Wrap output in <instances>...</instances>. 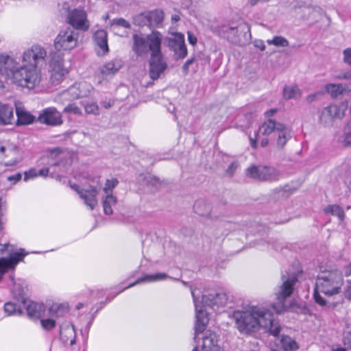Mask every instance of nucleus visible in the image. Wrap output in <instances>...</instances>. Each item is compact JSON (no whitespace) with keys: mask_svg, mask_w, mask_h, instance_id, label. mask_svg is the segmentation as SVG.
<instances>
[{"mask_svg":"<svg viewBox=\"0 0 351 351\" xmlns=\"http://www.w3.org/2000/svg\"><path fill=\"white\" fill-rule=\"evenodd\" d=\"M46 56V51L40 46L24 51L21 62L20 58L1 54L0 75L22 88L33 89L40 82L38 66L45 63Z\"/></svg>","mask_w":351,"mask_h":351,"instance_id":"obj_1","label":"nucleus"},{"mask_svg":"<svg viewBox=\"0 0 351 351\" xmlns=\"http://www.w3.org/2000/svg\"><path fill=\"white\" fill-rule=\"evenodd\" d=\"M162 35L158 31L146 36L134 34L132 35V50L137 57H143L150 52L148 60L149 76L156 80L164 75L168 64L161 51Z\"/></svg>","mask_w":351,"mask_h":351,"instance_id":"obj_2","label":"nucleus"},{"mask_svg":"<svg viewBox=\"0 0 351 351\" xmlns=\"http://www.w3.org/2000/svg\"><path fill=\"white\" fill-rule=\"evenodd\" d=\"M233 317L240 332L251 334L261 328L267 329L274 337L279 335L281 327L269 309L263 305H248L242 311H236Z\"/></svg>","mask_w":351,"mask_h":351,"instance_id":"obj_3","label":"nucleus"},{"mask_svg":"<svg viewBox=\"0 0 351 351\" xmlns=\"http://www.w3.org/2000/svg\"><path fill=\"white\" fill-rule=\"evenodd\" d=\"M191 292L195 308L196 322L194 337L195 339L198 334L204 331L208 323V315L204 308L208 306L217 310L226 304L228 297L227 293L222 290L207 289L201 292L196 288L191 287Z\"/></svg>","mask_w":351,"mask_h":351,"instance_id":"obj_4","label":"nucleus"},{"mask_svg":"<svg viewBox=\"0 0 351 351\" xmlns=\"http://www.w3.org/2000/svg\"><path fill=\"white\" fill-rule=\"evenodd\" d=\"M343 284L342 274L337 269L321 271L315 282V288L326 296H333L341 292Z\"/></svg>","mask_w":351,"mask_h":351,"instance_id":"obj_5","label":"nucleus"},{"mask_svg":"<svg viewBox=\"0 0 351 351\" xmlns=\"http://www.w3.org/2000/svg\"><path fill=\"white\" fill-rule=\"evenodd\" d=\"M281 279L282 283L279 288L278 292L276 294L278 302L272 304L273 309L278 314L285 311V300L291 295L294 289V285L298 282V278L294 274H289L287 272L282 274Z\"/></svg>","mask_w":351,"mask_h":351,"instance_id":"obj_6","label":"nucleus"},{"mask_svg":"<svg viewBox=\"0 0 351 351\" xmlns=\"http://www.w3.org/2000/svg\"><path fill=\"white\" fill-rule=\"evenodd\" d=\"M80 32L71 27L61 30L54 40L56 50H71L79 45Z\"/></svg>","mask_w":351,"mask_h":351,"instance_id":"obj_7","label":"nucleus"},{"mask_svg":"<svg viewBox=\"0 0 351 351\" xmlns=\"http://www.w3.org/2000/svg\"><path fill=\"white\" fill-rule=\"evenodd\" d=\"M246 175L259 181L276 182L280 179V173L270 166L252 165L246 169Z\"/></svg>","mask_w":351,"mask_h":351,"instance_id":"obj_8","label":"nucleus"},{"mask_svg":"<svg viewBox=\"0 0 351 351\" xmlns=\"http://www.w3.org/2000/svg\"><path fill=\"white\" fill-rule=\"evenodd\" d=\"M67 23L71 25V28L77 32H86L89 28V22L87 19L86 12L82 10L76 8L69 12Z\"/></svg>","mask_w":351,"mask_h":351,"instance_id":"obj_9","label":"nucleus"},{"mask_svg":"<svg viewBox=\"0 0 351 351\" xmlns=\"http://www.w3.org/2000/svg\"><path fill=\"white\" fill-rule=\"evenodd\" d=\"M345 110L343 106L330 105L322 110L319 121L325 127L331 126L335 119H340L344 117Z\"/></svg>","mask_w":351,"mask_h":351,"instance_id":"obj_10","label":"nucleus"},{"mask_svg":"<svg viewBox=\"0 0 351 351\" xmlns=\"http://www.w3.org/2000/svg\"><path fill=\"white\" fill-rule=\"evenodd\" d=\"M37 121L49 126H59L62 124V115L54 107H49L43 109L39 113Z\"/></svg>","mask_w":351,"mask_h":351,"instance_id":"obj_11","label":"nucleus"},{"mask_svg":"<svg viewBox=\"0 0 351 351\" xmlns=\"http://www.w3.org/2000/svg\"><path fill=\"white\" fill-rule=\"evenodd\" d=\"M168 47L173 51L176 59H183L187 56L184 35L177 33L174 38H169Z\"/></svg>","mask_w":351,"mask_h":351,"instance_id":"obj_12","label":"nucleus"},{"mask_svg":"<svg viewBox=\"0 0 351 351\" xmlns=\"http://www.w3.org/2000/svg\"><path fill=\"white\" fill-rule=\"evenodd\" d=\"M49 67L51 79L53 84H58L64 75L68 73L67 69L63 66L62 59L60 56L51 58Z\"/></svg>","mask_w":351,"mask_h":351,"instance_id":"obj_13","label":"nucleus"},{"mask_svg":"<svg viewBox=\"0 0 351 351\" xmlns=\"http://www.w3.org/2000/svg\"><path fill=\"white\" fill-rule=\"evenodd\" d=\"M1 156H3L5 166H12L21 161L22 156L19 148L14 145L0 147Z\"/></svg>","mask_w":351,"mask_h":351,"instance_id":"obj_14","label":"nucleus"},{"mask_svg":"<svg viewBox=\"0 0 351 351\" xmlns=\"http://www.w3.org/2000/svg\"><path fill=\"white\" fill-rule=\"evenodd\" d=\"M8 247V244L1 245L0 244V255L3 254ZM23 251V250H21ZM27 253L23 252H15L8 258L0 257V271H3L5 267H14L19 261L27 255Z\"/></svg>","mask_w":351,"mask_h":351,"instance_id":"obj_15","label":"nucleus"},{"mask_svg":"<svg viewBox=\"0 0 351 351\" xmlns=\"http://www.w3.org/2000/svg\"><path fill=\"white\" fill-rule=\"evenodd\" d=\"M78 194L91 210L95 208L97 204L96 197L98 195V190L95 186H90L88 189H82L78 191Z\"/></svg>","mask_w":351,"mask_h":351,"instance_id":"obj_16","label":"nucleus"},{"mask_svg":"<svg viewBox=\"0 0 351 351\" xmlns=\"http://www.w3.org/2000/svg\"><path fill=\"white\" fill-rule=\"evenodd\" d=\"M27 287L24 283L15 282L12 290L14 299L19 303L25 306L28 302Z\"/></svg>","mask_w":351,"mask_h":351,"instance_id":"obj_17","label":"nucleus"},{"mask_svg":"<svg viewBox=\"0 0 351 351\" xmlns=\"http://www.w3.org/2000/svg\"><path fill=\"white\" fill-rule=\"evenodd\" d=\"M276 148L279 150L284 149L287 141L291 138V130L285 124H279L278 128Z\"/></svg>","mask_w":351,"mask_h":351,"instance_id":"obj_18","label":"nucleus"},{"mask_svg":"<svg viewBox=\"0 0 351 351\" xmlns=\"http://www.w3.org/2000/svg\"><path fill=\"white\" fill-rule=\"evenodd\" d=\"M217 341V335L215 332L206 331L203 337V351H220Z\"/></svg>","mask_w":351,"mask_h":351,"instance_id":"obj_19","label":"nucleus"},{"mask_svg":"<svg viewBox=\"0 0 351 351\" xmlns=\"http://www.w3.org/2000/svg\"><path fill=\"white\" fill-rule=\"evenodd\" d=\"M16 114L17 117V125H29L33 123L36 120L35 116L32 114L21 106H16Z\"/></svg>","mask_w":351,"mask_h":351,"instance_id":"obj_20","label":"nucleus"},{"mask_svg":"<svg viewBox=\"0 0 351 351\" xmlns=\"http://www.w3.org/2000/svg\"><path fill=\"white\" fill-rule=\"evenodd\" d=\"M24 306H25L28 317L32 319L40 318L45 314V307L43 304L28 300Z\"/></svg>","mask_w":351,"mask_h":351,"instance_id":"obj_21","label":"nucleus"},{"mask_svg":"<svg viewBox=\"0 0 351 351\" xmlns=\"http://www.w3.org/2000/svg\"><path fill=\"white\" fill-rule=\"evenodd\" d=\"M70 88L73 97H74L75 99H77L87 97L90 94L93 87L86 82H81L71 86Z\"/></svg>","mask_w":351,"mask_h":351,"instance_id":"obj_22","label":"nucleus"},{"mask_svg":"<svg viewBox=\"0 0 351 351\" xmlns=\"http://www.w3.org/2000/svg\"><path fill=\"white\" fill-rule=\"evenodd\" d=\"M14 120L13 108L0 102V125L11 124Z\"/></svg>","mask_w":351,"mask_h":351,"instance_id":"obj_23","label":"nucleus"},{"mask_svg":"<svg viewBox=\"0 0 351 351\" xmlns=\"http://www.w3.org/2000/svg\"><path fill=\"white\" fill-rule=\"evenodd\" d=\"M60 339L62 341L66 343L69 341L70 346H73L76 343V334L73 325L67 326L60 329Z\"/></svg>","mask_w":351,"mask_h":351,"instance_id":"obj_24","label":"nucleus"},{"mask_svg":"<svg viewBox=\"0 0 351 351\" xmlns=\"http://www.w3.org/2000/svg\"><path fill=\"white\" fill-rule=\"evenodd\" d=\"M122 67V62L119 60H114L107 62L99 69L103 76L115 74Z\"/></svg>","mask_w":351,"mask_h":351,"instance_id":"obj_25","label":"nucleus"},{"mask_svg":"<svg viewBox=\"0 0 351 351\" xmlns=\"http://www.w3.org/2000/svg\"><path fill=\"white\" fill-rule=\"evenodd\" d=\"M96 45L103 51L104 54L108 52V34L104 29L97 30L94 34Z\"/></svg>","mask_w":351,"mask_h":351,"instance_id":"obj_26","label":"nucleus"},{"mask_svg":"<svg viewBox=\"0 0 351 351\" xmlns=\"http://www.w3.org/2000/svg\"><path fill=\"white\" fill-rule=\"evenodd\" d=\"M167 277L165 273H156L154 274H147L141 278H138L133 283L130 284L128 287H125L122 291L132 287L136 285L145 282H154L165 280Z\"/></svg>","mask_w":351,"mask_h":351,"instance_id":"obj_27","label":"nucleus"},{"mask_svg":"<svg viewBox=\"0 0 351 351\" xmlns=\"http://www.w3.org/2000/svg\"><path fill=\"white\" fill-rule=\"evenodd\" d=\"M215 31L221 37L225 38L228 40H235V37L230 34V32L234 31V23L218 25L215 27Z\"/></svg>","mask_w":351,"mask_h":351,"instance_id":"obj_28","label":"nucleus"},{"mask_svg":"<svg viewBox=\"0 0 351 351\" xmlns=\"http://www.w3.org/2000/svg\"><path fill=\"white\" fill-rule=\"evenodd\" d=\"M148 21V27L149 28L155 27L163 20V12L159 10L146 12Z\"/></svg>","mask_w":351,"mask_h":351,"instance_id":"obj_29","label":"nucleus"},{"mask_svg":"<svg viewBox=\"0 0 351 351\" xmlns=\"http://www.w3.org/2000/svg\"><path fill=\"white\" fill-rule=\"evenodd\" d=\"M282 124L281 123L276 122L273 119H268L265 121L262 125L259 128L258 132L263 135H269L273 132H278V125Z\"/></svg>","mask_w":351,"mask_h":351,"instance_id":"obj_30","label":"nucleus"},{"mask_svg":"<svg viewBox=\"0 0 351 351\" xmlns=\"http://www.w3.org/2000/svg\"><path fill=\"white\" fill-rule=\"evenodd\" d=\"M22 305L19 302H8L5 303L3 310L7 316L21 315L23 313Z\"/></svg>","mask_w":351,"mask_h":351,"instance_id":"obj_31","label":"nucleus"},{"mask_svg":"<svg viewBox=\"0 0 351 351\" xmlns=\"http://www.w3.org/2000/svg\"><path fill=\"white\" fill-rule=\"evenodd\" d=\"M325 90L332 97L337 98L346 90V88L343 84H328Z\"/></svg>","mask_w":351,"mask_h":351,"instance_id":"obj_32","label":"nucleus"},{"mask_svg":"<svg viewBox=\"0 0 351 351\" xmlns=\"http://www.w3.org/2000/svg\"><path fill=\"white\" fill-rule=\"evenodd\" d=\"M194 209L195 213L201 216H208L211 212L210 205L203 199L197 200L195 202Z\"/></svg>","mask_w":351,"mask_h":351,"instance_id":"obj_33","label":"nucleus"},{"mask_svg":"<svg viewBox=\"0 0 351 351\" xmlns=\"http://www.w3.org/2000/svg\"><path fill=\"white\" fill-rule=\"evenodd\" d=\"M73 100H75V98L74 97H73V95H71L70 87L68 89L59 93L54 98V101L56 104L62 106H64L66 104H69Z\"/></svg>","mask_w":351,"mask_h":351,"instance_id":"obj_34","label":"nucleus"},{"mask_svg":"<svg viewBox=\"0 0 351 351\" xmlns=\"http://www.w3.org/2000/svg\"><path fill=\"white\" fill-rule=\"evenodd\" d=\"M69 311V307L63 304H53L49 308V315L52 317H62Z\"/></svg>","mask_w":351,"mask_h":351,"instance_id":"obj_35","label":"nucleus"},{"mask_svg":"<svg viewBox=\"0 0 351 351\" xmlns=\"http://www.w3.org/2000/svg\"><path fill=\"white\" fill-rule=\"evenodd\" d=\"M117 202V197L112 195V194L106 195L105 199L103 200L104 213L108 215H112L113 213L112 206L116 205Z\"/></svg>","mask_w":351,"mask_h":351,"instance_id":"obj_36","label":"nucleus"},{"mask_svg":"<svg viewBox=\"0 0 351 351\" xmlns=\"http://www.w3.org/2000/svg\"><path fill=\"white\" fill-rule=\"evenodd\" d=\"M321 291L317 290V288L315 287L314 293H313V298L315 302L322 307H325L326 308H334L336 306V304L335 302H331L328 300H326L320 295Z\"/></svg>","mask_w":351,"mask_h":351,"instance_id":"obj_37","label":"nucleus"},{"mask_svg":"<svg viewBox=\"0 0 351 351\" xmlns=\"http://www.w3.org/2000/svg\"><path fill=\"white\" fill-rule=\"evenodd\" d=\"M280 342L285 351H293L298 348L297 342L289 336L282 335Z\"/></svg>","mask_w":351,"mask_h":351,"instance_id":"obj_38","label":"nucleus"},{"mask_svg":"<svg viewBox=\"0 0 351 351\" xmlns=\"http://www.w3.org/2000/svg\"><path fill=\"white\" fill-rule=\"evenodd\" d=\"M324 212L327 214H331L338 217L340 221H342L345 216L343 210L339 206L336 204L328 206L324 208Z\"/></svg>","mask_w":351,"mask_h":351,"instance_id":"obj_39","label":"nucleus"},{"mask_svg":"<svg viewBox=\"0 0 351 351\" xmlns=\"http://www.w3.org/2000/svg\"><path fill=\"white\" fill-rule=\"evenodd\" d=\"M245 30L250 31L249 27L245 23H240L239 25H236L234 23V31L230 32V34H232L235 37V40H230L233 43H238L240 41L239 36L240 34L245 32Z\"/></svg>","mask_w":351,"mask_h":351,"instance_id":"obj_40","label":"nucleus"},{"mask_svg":"<svg viewBox=\"0 0 351 351\" xmlns=\"http://www.w3.org/2000/svg\"><path fill=\"white\" fill-rule=\"evenodd\" d=\"M299 89L296 86H285L283 88V97L287 100L297 97Z\"/></svg>","mask_w":351,"mask_h":351,"instance_id":"obj_41","label":"nucleus"},{"mask_svg":"<svg viewBox=\"0 0 351 351\" xmlns=\"http://www.w3.org/2000/svg\"><path fill=\"white\" fill-rule=\"evenodd\" d=\"M133 23L135 25L139 27L147 26L148 27V21L145 12L140 13L133 18Z\"/></svg>","mask_w":351,"mask_h":351,"instance_id":"obj_42","label":"nucleus"},{"mask_svg":"<svg viewBox=\"0 0 351 351\" xmlns=\"http://www.w3.org/2000/svg\"><path fill=\"white\" fill-rule=\"evenodd\" d=\"M267 43L269 45H274L276 47H287L289 46V41L282 36H274L271 40H267Z\"/></svg>","mask_w":351,"mask_h":351,"instance_id":"obj_43","label":"nucleus"},{"mask_svg":"<svg viewBox=\"0 0 351 351\" xmlns=\"http://www.w3.org/2000/svg\"><path fill=\"white\" fill-rule=\"evenodd\" d=\"M82 104L84 107L86 113L95 115L99 114V106L96 102H92L90 104L82 102Z\"/></svg>","mask_w":351,"mask_h":351,"instance_id":"obj_44","label":"nucleus"},{"mask_svg":"<svg viewBox=\"0 0 351 351\" xmlns=\"http://www.w3.org/2000/svg\"><path fill=\"white\" fill-rule=\"evenodd\" d=\"M295 191H296L295 188L291 187L289 184H286L283 186H280L278 188H276L274 190L275 193H282V195L285 196L286 197H289L290 195H291Z\"/></svg>","mask_w":351,"mask_h":351,"instance_id":"obj_45","label":"nucleus"},{"mask_svg":"<svg viewBox=\"0 0 351 351\" xmlns=\"http://www.w3.org/2000/svg\"><path fill=\"white\" fill-rule=\"evenodd\" d=\"M63 112L64 113H73L74 114H82L81 109L73 103H69L64 108Z\"/></svg>","mask_w":351,"mask_h":351,"instance_id":"obj_46","label":"nucleus"},{"mask_svg":"<svg viewBox=\"0 0 351 351\" xmlns=\"http://www.w3.org/2000/svg\"><path fill=\"white\" fill-rule=\"evenodd\" d=\"M42 327L47 330H50L55 328L56 322L53 319L47 318L40 320Z\"/></svg>","mask_w":351,"mask_h":351,"instance_id":"obj_47","label":"nucleus"},{"mask_svg":"<svg viewBox=\"0 0 351 351\" xmlns=\"http://www.w3.org/2000/svg\"><path fill=\"white\" fill-rule=\"evenodd\" d=\"M118 180L117 179L112 180H107L105 183V186L104 188V192L108 194H112L111 192L112 189L117 185Z\"/></svg>","mask_w":351,"mask_h":351,"instance_id":"obj_48","label":"nucleus"},{"mask_svg":"<svg viewBox=\"0 0 351 351\" xmlns=\"http://www.w3.org/2000/svg\"><path fill=\"white\" fill-rule=\"evenodd\" d=\"M343 61L348 66H351V48L348 47L343 51Z\"/></svg>","mask_w":351,"mask_h":351,"instance_id":"obj_49","label":"nucleus"},{"mask_svg":"<svg viewBox=\"0 0 351 351\" xmlns=\"http://www.w3.org/2000/svg\"><path fill=\"white\" fill-rule=\"evenodd\" d=\"M239 167V163L237 162H232L230 164V165L228 167L227 169L226 170V174L229 176H232L236 170Z\"/></svg>","mask_w":351,"mask_h":351,"instance_id":"obj_50","label":"nucleus"},{"mask_svg":"<svg viewBox=\"0 0 351 351\" xmlns=\"http://www.w3.org/2000/svg\"><path fill=\"white\" fill-rule=\"evenodd\" d=\"M113 24H115L118 26L123 27L127 29L130 28V23L123 18L114 19L113 20Z\"/></svg>","mask_w":351,"mask_h":351,"instance_id":"obj_51","label":"nucleus"},{"mask_svg":"<svg viewBox=\"0 0 351 351\" xmlns=\"http://www.w3.org/2000/svg\"><path fill=\"white\" fill-rule=\"evenodd\" d=\"M38 176L37 171L35 169H31L24 173V180L27 181L31 178Z\"/></svg>","mask_w":351,"mask_h":351,"instance_id":"obj_52","label":"nucleus"},{"mask_svg":"<svg viewBox=\"0 0 351 351\" xmlns=\"http://www.w3.org/2000/svg\"><path fill=\"white\" fill-rule=\"evenodd\" d=\"M22 174L21 173H17L12 176H8L6 177L8 181L12 182V184H14L19 181L21 180Z\"/></svg>","mask_w":351,"mask_h":351,"instance_id":"obj_53","label":"nucleus"},{"mask_svg":"<svg viewBox=\"0 0 351 351\" xmlns=\"http://www.w3.org/2000/svg\"><path fill=\"white\" fill-rule=\"evenodd\" d=\"M195 61V59L194 58H191L188 59L184 65L182 66V71L184 74L186 75L189 73V66Z\"/></svg>","mask_w":351,"mask_h":351,"instance_id":"obj_54","label":"nucleus"},{"mask_svg":"<svg viewBox=\"0 0 351 351\" xmlns=\"http://www.w3.org/2000/svg\"><path fill=\"white\" fill-rule=\"evenodd\" d=\"M343 344L351 350V331L348 332L343 337Z\"/></svg>","mask_w":351,"mask_h":351,"instance_id":"obj_55","label":"nucleus"},{"mask_svg":"<svg viewBox=\"0 0 351 351\" xmlns=\"http://www.w3.org/2000/svg\"><path fill=\"white\" fill-rule=\"evenodd\" d=\"M188 40L192 45H195L197 43L196 36L191 32H188Z\"/></svg>","mask_w":351,"mask_h":351,"instance_id":"obj_56","label":"nucleus"},{"mask_svg":"<svg viewBox=\"0 0 351 351\" xmlns=\"http://www.w3.org/2000/svg\"><path fill=\"white\" fill-rule=\"evenodd\" d=\"M100 104L102 107L108 109L113 105L114 101L110 99L108 101H103Z\"/></svg>","mask_w":351,"mask_h":351,"instance_id":"obj_57","label":"nucleus"},{"mask_svg":"<svg viewBox=\"0 0 351 351\" xmlns=\"http://www.w3.org/2000/svg\"><path fill=\"white\" fill-rule=\"evenodd\" d=\"M254 46L257 48H259L261 51H264L266 47L262 40H256L254 43Z\"/></svg>","mask_w":351,"mask_h":351,"instance_id":"obj_58","label":"nucleus"},{"mask_svg":"<svg viewBox=\"0 0 351 351\" xmlns=\"http://www.w3.org/2000/svg\"><path fill=\"white\" fill-rule=\"evenodd\" d=\"M49 168H43V169H40L38 171H37V173H38V176H40L43 177H47L49 173Z\"/></svg>","mask_w":351,"mask_h":351,"instance_id":"obj_59","label":"nucleus"},{"mask_svg":"<svg viewBox=\"0 0 351 351\" xmlns=\"http://www.w3.org/2000/svg\"><path fill=\"white\" fill-rule=\"evenodd\" d=\"M339 78L344 80H351V70L342 73Z\"/></svg>","mask_w":351,"mask_h":351,"instance_id":"obj_60","label":"nucleus"},{"mask_svg":"<svg viewBox=\"0 0 351 351\" xmlns=\"http://www.w3.org/2000/svg\"><path fill=\"white\" fill-rule=\"evenodd\" d=\"M317 96V93H315V94H311V95H308L306 97V101L308 102V103H311L313 102V101L315 100L316 97Z\"/></svg>","mask_w":351,"mask_h":351,"instance_id":"obj_61","label":"nucleus"},{"mask_svg":"<svg viewBox=\"0 0 351 351\" xmlns=\"http://www.w3.org/2000/svg\"><path fill=\"white\" fill-rule=\"evenodd\" d=\"M277 112V110L275 109V108H273V109H270L269 110H267L266 112H265V116L266 117H271L273 116L276 112Z\"/></svg>","mask_w":351,"mask_h":351,"instance_id":"obj_62","label":"nucleus"},{"mask_svg":"<svg viewBox=\"0 0 351 351\" xmlns=\"http://www.w3.org/2000/svg\"><path fill=\"white\" fill-rule=\"evenodd\" d=\"M346 295L349 299H351V282L348 285L346 292Z\"/></svg>","mask_w":351,"mask_h":351,"instance_id":"obj_63","label":"nucleus"},{"mask_svg":"<svg viewBox=\"0 0 351 351\" xmlns=\"http://www.w3.org/2000/svg\"><path fill=\"white\" fill-rule=\"evenodd\" d=\"M268 143H269V140L267 138H264L261 141V145L263 147H266L268 145Z\"/></svg>","mask_w":351,"mask_h":351,"instance_id":"obj_64","label":"nucleus"}]
</instances>
